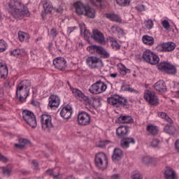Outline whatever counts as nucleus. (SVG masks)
I'll list each match as a JSON object with an SVG mask.
<instances>
[{"label": "nucleus", "instance_id": "13", "mask_svg": "<svg viewBox=\"0 0 179 179\" xmlns=\"http://www.w3.org/2000/svg\"><path fill=\"white\" fill-rule=\"evenodd\" d=\"M157 50L159 52H171V51L176 50V43L174 42H166L159 45Z\"/></svg>", "mask_w": 179, "mask_h": 179}, {"label": "nucleus", "instance_id": "15", "mask_svg": "<svg viewBox=\"0 0 179 179\" xmlns=\"http://www.w3.org/2000/svg\"><path fill=\"white\" fill-rule=\"evenodd\" d=\"M144 99L149 103V104H151V106H157V104H159V99L157 98V96L150 91H147L144 94Z\"/></svg>", "mask_w": 179, "mask_h": 179}, {"label": "nucleus", "instance_id": "26", "mask_svg": "<svg viewBox=\"0 0 179 179\" xmlns=\"http://www.w3.org/2000/svg\"><path fill=\"white\" fill-rule=\"evenodd\" d=\"M130 143H135V140L133 138H124L120 142V146L123 149H128V148H129Z\"/></svg>", "mask_w": 179, "mask_h": 179}, {"label": "nucleus", "instance_id": "35", "mask_svg": "<svg viewBox=\"0 0 179 179\" xmlns=\"http://www.w3.org/2000/svg\"><path fill=\"white\" fill-rule=\"evenodd\" d=\"M142 162L144 164H156L157 159L152 158L150 157H143Z\"/></svg>", "mask_w": 179, "mask_h": 179}, {"label": "nucleus", "instance_id": "51", "mask_svg": "<svg viewBox=\"0 0 179 179\" xmlns=\"http://www.w3.org/2000/svg\"><path fill=\"white\" fill-rule=\"evenodd\" d=\"M162 26L166 30H169L170 29V23L167 20H165L162 22Z\"/></svg>", "mask_w": 179, "mask_h": 179}, {"label": "nucleus", "instance_id": "42", "mask_svg": "<svg viewBox=\"0 0 179 179\" xmlns=\"http://www.w3.org/2000/svg\"><path fill=\"white\" fill-rule=\"evenodd\" d=\"M121 89H122V92H131V93L134 92H136V90L129 87V85L124 83H122Z\"/></svg>", "mask_w": 179, "mask_h": 179}, {"label": "nucleus", "instance_id": "29", "mask_svg": "<svg viewBox=\"0 0 179 179\" xmlns=\"http://www.w3.org/2000/svg\"><path fill=\"white\" fill-rule=\"evenodd\" d=\"M84 15L87 17H90V19H94V17H96V10H94V8H92L89 6H87Z\"/></svg>", "mask_w": 179, "mask_h": 179}, {"label": "nucleus", "instance_id": "22", "mask_svg": "<svg viewBox=\"0 0 179 179\" xmlns=\"http://www.w3.org/2000/svg\"><path fill=\"white\" fill-rule=\"evenodd\" d=\"M122 156H124L122 150L120 148H115L112 155V159L114 162H120L122 159Z\"/></svg>", "mask_w": 179, "mask_h": 179}, {"label": "nucleus", "instance_id": "55", "mask_svg": "<svg viewBox=\"0 0 179 179\" xmlns=\"http://www.w3.org/2000/svg\"><path fill=\"white\" fill-rule=\"evenodd\" d=\"M136 10H138V12H143L145 10V6L144 5H138L136 6Z\"/></svg>", "mask_w": 179, "mask_h": 179}, {"label": "nucleus", "instance_id": "50", "mask_svg": "<svg viewBox=\"0 0 179 179\" xmlns=\"http://www.w3.org/2000/svg\"><path fill=\"white\" fill-rule=\"evenodd\" d=\"M132 179H143L142 175L139 172H133L131 174Z\"/></svg>", "mask_w": 179, "mask_h": 179}, {"label": "nucleus", "instance_id": "1", "mask_svg": "<svg viewBox=\"0 0 179 179\" xmlns=\"http://www.w3.org/2000/svg\"><path fill=\"white\" fill-rule=\"evenodd\" d=\"M10 9V13L15 17V19H18L19 20L23 19V17L30 16V12L29 8L22 3L20 1L11 0L8 4Z\"/></svg>", "mask_w": 179, "mask_h": 179}, {"label": "nucleus", "instance_id": "34", "mask_svg": "<svg viewBox=\"0 0 179 179\" xmlns=\"http://www.w3.org/2000/svg\"><path fill=\"white\" fill-rule=\"evenodd\" d=\"M128 127L122 125L117 129L116 132L118 136H124V135H127V134H128Z\"/></svg>", "mask_w": 179, "mask_h": 179}, {"label": "nucleus", "instance_id": "6", "mask_svg": "<svg viewBox=\"0 0 179 179\" xmlns=\"http://www.w3.org/2000/svg\"><path fill=\"white\" fill-rule=\"evenodd\" d=\"M106 90H107V85L100 80L92 84L89 89V92H91L92 94H101V93H104Z\"/></svg>", "mask_w": 179, "mask_h": 179}, {"label": "nucleus", "instance_id": "43", "mask_svg": "<svg viewBox=\"0 0 179 179\" xmlns=\"http://www.w3.org/2000/svg\"><path fill=\"white\" fill-rule=\"evenodd\" d=\"M158 116L161 117V118H163L164 120H166V121H168L169 124H173V120L167 116V114H166V113L161 112L158 114Z\"/></svg>", "mask_w": 179, "mask_h": 179}, {"label": "nucleus", "instance_id": "18", "mask_svg": "<svg viewBox=\"0 0 179 179\" xmlns=\"http://www.w3.org/2000/svg\"><path fill=\"white\" fill-rule=\"evenodd\" d=\"M74 8H76V12L77 15H85L87 6L82 3V1H77L74 3Z\"/></svg>", "mask_w": 179, "mask_h": 179}, {"label": "nucleus", "instance_id": "2", "mask_svg": "<svg viewBox=\"0 0 179 179\" xmlns=\"http://www.w3.org/2000/svg\"><path fill=\"white\" fill-rule=\"evenodd\" d=\"M31 86V83L29 80H24L17 86L16 96L19 99V101L23 103L27 99Z\"/></svg>", "mask_w": 179, "mask_h": 179}, {"label": "nucleus", "instance_id": "20", "mask_svg": "<svg viewBox=\"0 0 179 179\" xmlns=\"http://www.w3.org/2000/svg\"><path fill=\"white\" fill-rule=\"evenodd\" d=\"M60 115L62 118H64V120L71 118V116L72 115V107L69 106H64L60 112Z\"/></svg>", "mask_w": 179, "mask_h": 179}, {"label": "nucleus", "instance_id": "5", "mask_svg": "<svg viewBox=\"0 0 179 179\" xmlns=\"http://www.w3.org/2000/svg\"><path fill=\"white\" fill-rule=\"evenodd\" d=\"M22 118L27 124L32 128H36V127H37V120L36 119V116L33 112L27 110H23Z\"/></svg>", "mask_w": 179, "mask_h": 179}, {"label": "nucleus", "instance_id": "9", "mask_svg": "<svg viewBox=\"0 0 179 179\" xmlns=\"http://www.w3.org/2000/svg\"><path fill=\"white\" fill-rule=\"evenodd\" d=\"M157 68L159 71L162 72H165V73H168V75H176L177 72L176 67L167 62L159 63L157 65Z\"/></svg>", "mask_w": 179, "mask_h": 179}, {"label": "nucleus", "instance_id": "10", "mask_svg": "<svg viewBox=\"0 0 179 179\" xmlns=\"http://www.w3.org/2000/svg\"><path fill=\"white\" fill-rule=\"evenodd\" d=\"M41 124L43 131H50L51 128H54V124H52V118L50 115H42L41 116Z\"/></svg>", "mask_w": 179, "mask_h": 179}, {"label": "nucleus", "instance_id": "38", "mask_svg": "<svg viewBox=\"0 0 179 179\" xmlns=\"http://www.w3.org/2000/svg\"><path fill=\"white\" fill-rule=\"evenodd\" d=\"M108 40L111 43V47L113 50H120V48H121V46L114 38L109 37Z\"/></svg>", "mask_w": 179, "mask_h": 179}, {"label": "nucleus", "instance_id": "46", "mask_svg": "<svg viewBox=\"0 0 179 179\" xmlns=\"http://www.w3.org/2000/svg\"><path fill=\"white\" fill-rule=\"evenodd\" d=\"M161 143H162V142L159 141V139L155 138L151 142V146L152 148H160Z\"/></svg>", "mask_w": 179, "mask_h": 179}, {"label": "nucleus", "instance_id": "45", "mask_svg": "<svg viewBox=\"0 0 179 179\" xmlns=\"http://www.w3.org/2000/svg\"><path fill=\"white\" fill-rule=\"evenodd\" d=\"M131 2V0H116V3L120 6H128Z\"/></svg>", "mask_w": 179, "mask_h": 179}, {"label": "nucleus", "instance_id": "41", "mask_svg": "<svg viewBox=\"0 0 179 179\" xmlns=\"http://www.w3.org/2000/svg\"><path fill=\"white\" fill-rule=\"evenodd\" d=\"M3 174L5 177H10V174H12V169L8 166L1 167Z\"/></svg>", "mask_w": 179, "mask_h": 179}, {"label": "nucleus", "instance_id": "31", "mask_svg": "<svg viewBox=\"0 0 179 179\" xmlns=\"http://www.w3.org/2000/svg\"><path fill=\"white\" fill-rule=\"evenodd\" d=\"M106 17H107V19H110V20L116 22L117 23H122V20L118 15L107 13L106 14Z\"/></svg>", "mask_w": 179, "mask_h": 179}, {"label": "nucleus", "instance_id": "40", "mask_svg": "<svg viewBox=\"0 0 179 179\" xmlns=\"http://www.w3.org/2000/svg\"><path fill=\"white\" fill-rule=\"evenodd\" d=\"M111 30L113 33H118L119 34H121V36H124V34H125V33H124V30L117 25L112 26Z\"/></svg>", "mask_w": 179, "mask_h": 179}, {"label": "nucleus", "instance_id": "36", "mask_svg": "<svg viewBox=\"0 0 179 179\" xmlns=\"http://www.w3.org/2000/svg\"><path fill=\"white\" fill-rule=\"evenodd\" d=\"M27 143H29V140H27L26 138H20L19 140V143H15V146L17 149H23V148H24V146H26V145H27Z\"/></svg>", "mask_w": 179, "mask_h": 179}, {"label": "nucleus", "instance_id": "44", "mask_svg": "<svg viewBox=\"0 0 179 179\" xmlns=\"http://www.w3.org/2000/svg\"><path fill=\"white\" fill-rule=\"evenodd\" d=\"M6 48H8V43L3 40H0V52L6 51Z\"/></svg>", "mask_w": 179, "mask_h": 179}, {"label": "nucleus", "instance_id": "62", "mask_svg": "<svg viewBox=\"0 0 179 179\" xmlns=\"http://www.w3.org/2000/svg\"><path fill=\"white\" fill-rule=\"evenodd\" d=\"M56 12H57V13H62V12H64V9L60 7V8L56 9Z\"/></svg>", "mask_w": 179, "mask_h": 179}, {"label": "nucleus", "instance_id": "60", "mask_svg": "<svg viewBox=\"0 0 179 179\" xmlns=\"http://www.w3.org/2000/svg\"><path fill=\"white\" fill-rule=\"evenodd\" d=\"M118 76V73H113L110 74V78H113V79H115Z\"/></svg>", "mask_w": 179, "mask_h": 179}, {"label": "nucleus", "instance_id": "28", "mask_svg": "<svg viewBox=\"0 0 179 179\" xmlns=\"http://www.w3.org/2000/svg\"><path fill=\"white\" fill-rule=\"evenodd\" d=\"M164 177L166 179H176L177 178V175L174 170L171 168H166L164 172Z\"/></svg>", "mask_w": 179, "mask_h": 179}, {"label": "nucleus", "instance_id": "23", "mask_svg": "<svg viewBox=\"0 0 179 179\" xmlns=\"http://www.w3.org/2000/svg\"><path fill=\"white\" fill-rule=\"evenodd\" d=\"M133 122L134 120L132 119V117L128 115H121L116 120V122H118V124H131V122Z\"/></svg>", "mask_w": 179, "mask_h": 179}, {"label": "nucleus", "instance_id": "52", "mask_svg": "<svg viewBox=\"0 0 179 179\" xmlns=\"http://www.w3.org/2000/svg\"><path fill=\"white\" fill-rule=\"evenodd\" d=\"M84 38L89 41V38H90V31L87 29L84 30Z\"/></svg>", "mask_w": 179, "mask_h": 179}, {"label": "nucleus", "instance_id": "54", "mask_svg": "<svg viewBox=\"0 0 179 179\" xmlns=\"http://www.w3.org/2000/svg\"><path fill=\"white\" fill-rule=\"evenodd\" d=\"M31 164L35 170H38V162L36 159L31 161Z\"/></svg>", "mask_w": 179, "mask_h": 179}, {"label": "nucleus", "instance_id": "8", "mask_svg": "<svg viewBox=\"0 0 179 179\" xmlns=\"http://www.w3.org/2000/svg\"><path fill=\"white\" fill-rule=\"evenodd\" d=\"M108 103L114 107H125L127 101L125 98H122L118 95H114L107 99Z\"/></svg>", "mask_w": 179, "mask_h": 179}, {"label": "nucleus", "instance_id": "47", "mask_svg": "<svg viewBox=\"0 0 179 179\" xmlns=\"http://www.w3.org/2000/svg\"><path fill=\"white\" fill-rule=\"evenodd\" d=\"M144 24L148 30H150V29H152L153 27V21L152 20H148L147 21H145Z\"/></svg>", "mask_w": 179, "mask_h": 179}, {"label": "nucleus", "instance_id": "19", "mask_svg": "<svg viewBox=\"0 0 179 179\" xmlns=\"http://www.w3.org/2000/svg\"><path fill=\"white\" fill-rule=\"evenodd\" d=\"M59 103H61V101L59 99V97L57 95H51L49 98V107H51V108H57L59 106Z\"/></svg>", "mask_w": 179, "mask_h": 179}, {"label": "nucleus", "instance_id": "33", "mask_svg": "<svg viewBox=\"0 0 179 179\" xmlns=\"http://www.w3.org/2000/svg\"><path fill=\"white\" fill-rule=\"evenodd\" d=\"M10 55L19 58V57H22V55H24V50L20 48L14 49L10 52Z\"/></svg>", "mask_w": 179, "mask_h": 179}, {"label": "nucleus", "instance_id": "3", "mask_svg": "<svg viewBox=\"0 0 179 179\" xmlns=\"http://www.w3.org/2000/svg\"><path fill=\"white\" fill-rule=\"evenodd\" d=\"M142 58L143 61L150 65H157L160 61V58L155 52L150 51V50H145L143 52Z\"/></svg>", "mask_w": 179, "mask_h": 179}, {"label": "nucleus", "instance_id": "4", "mask_svg": "<svg viewBox=\"0 0 179 179\" xmlns=\"http://www.w3.org/2000/svg\"><path fill=\"white\" fill-rule=\"evenodd\" d=\"M108 164L107 155L104 152H99L95 157V166L100 170H106Z\"/></svg>", "mask_w": 179, "mask_h": 179}, {"label": "nucleus", "instance_id": "14", "mask_svg": "<svg viewBox=\"0 0 179 179\" xmlns=\"http://www.w3.org/2000/svg\"><path fill=\"white\" fill-rule=\"evenodd\" d=\"M78 122L79 125L86 127L90 124V115L86 112H81L78 115Z\"/></svg>", "mask_w": 179, "mask_h": 179}, {"label": "nucleus", "instance_id": "11", "mask_svg": "<svg viewBox=\"0 0 179 179\" xmlns=\"http://www.w3.org/2000/svg\"><path fill=\"white\" fill-rule=\"evenodd\" d=\"M87 50L90 54H99L102 55L103 58H108L110 57V53H108L107 50L101 46L94 45L88 47Z\"/></svg>", "mask_w": 179, "mask_h": 179}, {"label": "nucleus", "instance_id": "39", "mask_svg": "<svg viewBox=\"0 0 179 179\" xmlns=\"http://www.w3.org/2000/svg\"><path fill=\"white\" fill-rule=\"evenodd\" d=\"M18 38L20 41H24L25 40H29V38H30V35L23 31H19Z\"/></svg>", "mask_w": 179, "mask_h": 179}, {"label": "nucleus", "instance_id": "30", "mask_svg": "<svg viewBox=\"0 0 179 179\" xmlns=\"http://www.w3.org/2000/svg\"><path fill=\"white\" fill-rule=\"evenodd\" d=\"M143 43L146 45H153L155 44V38L148 35H144L142 38Z\"/></svg>", "mask_w": 179, "mask_h": 179}, {"label": "nucleus", "instance_id": "48", "mask_svg": "<svg viewBox=\"0 0 179 179\" xmlns=\"http://www.w3.org/2000/svg\"><path fill=\"white\" fill-rule=\"evenodd\" d=\"M110 143L109 141H101L99 143H96V146L98 148H106V145H108Z\"/></svg>", "mask_w": 179, "mask_h": 179}, {"label": "nucleus", "instance_id": "25", "mask_svg": "<svg viewBox=\"0 0 179 179\" xmlns=\"http://www.w3.org/2000/svg\"><path fill=\"white\" fill-rule=\"evenodd\" d=\"M154 87L157 92H164L167 90V87H166V83H164V81L163 80H159L155 84Z\"/></svg>", "mask_w": 179, "mask_h": 179}, {"label": "nucleus", "instance_id": "53", "mask_svg": "<svg viewBox=\"0 0 179 179\" xmlns=\"http://www.w3.org/2000/svg\"><path fill=\"white\" fill-rule=\"evenodd\" d=\"M8 161L9 159L0 152V162H3V163H8Z\"/></svg>", "mask_w": 179, "mask_h": 179}, {"label": "nucleus", "instance_id": "21", "mask_svg": "<svg viewBox=\"0 0 179 179\" xmlns=\"http://www.w3.org/2000/svg\"><path fill=\"white\" fill-rule=\"evenodd\" d=\"M43 6L45 12L42 11L41 16L43 19H44L47 13H51V12H52L53 8H52V6L50 4V2H48V1H43Z\"/></svg>", "mask_w": 179, "mask_h": 179}, {"label": "nucleus", "instance_id": "64", "mask_svg": "<svg viewBox=\"0 0 179 179\" xmlns=\"http://www.w3.org/2000/svg\"><path fill=\"white\" fill-rule=\"evenodd\" d=\"M64 179H76V178H75V177H73V176H67L66 178H64Z\"/></svg>", "mask_w": 179, "mask_h": 179}, {"label": "nucleus", "instance_id": "17", "mask_svg": "<svg viewBox=\"0 0 179 179\" xmlns=\"http://www.w3.org/2000/svg\"><path fill=\"white\" fill-rule=\"evenodd\" d=\"M92 38H94V41L99 43V44H105L106 43L104 35H103V33L97 29L93 30Z\"/></svg>", "mask_w": 179, "mask_h": 179}, {"label": "nucleus", "instance_id": "32", "mask_svg": "<svg viewBox=\"0 0 179 179\" xmlns=\"http://www.w3.org/2000/svg\"><path fill=\"white\" fill-rule=\"evenodd\" d=\"M147 131L149 135L152 136H155L159 134V129H157V127L153 126V124L148 125L147 127Z\"/></svg>", "mask_w": 179, "mask_h": 179}, {"label": "nucleus", "instance_id": "63", "mask_svg": "<svg viewBox=\"0 0 179 179\" xmlns=\"http://www.w3.org/2000/svg\"><path fill=\"white\" fill-rule=\"evenodd\" d=\"M79 27H80V31L82 32V31H83V29H82V28L83 27H84L85 28V24H79Z\"/></svg>", "mask_w": 179, "mask_h": 179}, {"label": "nucleus", "instance_id": "61", "mask_svg": "<svg viewBox=\"0 0 179 179\" xmlns=\"http://www.w3.org/2000/svg\"><path fill=\"white\" fill-rule=\"evenodd\" d=\"M112 179H119L120 178V174H114L111 176Z\"/></svg>", "mask_w": 179, "mask_h": 179}, {"label": "nucleus", "instance_id": "37", "mask_svg": "<svg viewBox=\"0 0 179 179\" xmlns=\"http://www.w3.org/2000/svg\"><path fill=\"white\" fill-rule=\"evenodd\" d=\"M164 131L166 134H169V135H174L176 134V127L166 124L164 127Z\"/></svg>", "mask_w": 179, "mask_h": 179}, {"label": "nucleus", "instance_id": "59", "mask_svg": "<svg viewBox=\"0 0 179 179\" xmlns=\"http://www.w3.org/2000/svg\"><path fill=\"white\" fill-rule=\"evenodd\" d=\"M175 148L178 152H179V139L175 143Z\"/></svg>", "mask_w": 179, "mask_h": 179}, {"label": "nucleus", "instance_id": "58", "mask_svg": "<svg viewBox=\"0 0 179 179\" xmlns=\"http://www.w3.org/2000/svg\"><path fill=\"white\" fill-rule=\"evenodd\" d=\"M91 2L93 5H97V3L100 5V3H101V0H91Z\"/></svg>", "mask_w": 179, "mask_h": 179}, {"label": "nucleus", "instance_id": "27", "mask_svg": "<svg viewBox=\"0 0 179 179\" xmlns=\"http://www.w3.org/2000/svg\"><path fill=\"white\" fill-rule=\"evenodd\" d=\"M8 66L5 63H0V78L1 79H6L8 76Z\"/></svg>", "mask_w": 179, "mask_h": 179}, {"label": "nucleus", "instance_id": "16", "mask_svg": "<svg viewBox=\"0 0 179 179\" xmlns=\"http://www.w3.org/2000/svg\"><path fill=\"white\" fill-rule=\"evenodd\" d=\"M53 65L59 71H64L66 68V60L64 57H57L53 60Z\"/></svg>", "mask_w": 179, "mask_h": 179}, {"label": "nucleus", "instance_id": "24", "mask_svg": "<svg viewBox=\"0 0 179 179\" xmlns=\"http://www.w3.org/2000/svg\"><path fill=\"white\" fill-rule=\"evenodd\" d=\"M46 174L50 176V177H53L54 179H62V176H61L59 173V169H48L46 171Z\"/></svg>", "mask_w": 179, "mask_h": 179}, {"label": "nucleus", "instance_id": "56", "mask_svg": "<svg viewBox=\"0 0 179 179\" xmlns=\"http://www.w3.org/2000/svg\"><path fill=\"white\" fill-rule=\"evenodd\" d=\"M50 34L52 36V37H57V36H58V31H57L56 29L52 28L50 30Z\"/></svg>", "mask_w": 179, "mask_h": 179}, {"label": "nucleus", "instance_id": "57", "mask_svg": "<svg viewBox=\"0 0 179 179\" xmlns=\"http://www.w3.org/2000/svg\"><path fill=\"white\" fill-rule=\"evenodd\" d=\"M73 30H76V27H69L67 29V33L69 34H71V33H72V31H73Z\"/></svg>", "mask_w": 179, "mask_h": 179}, {"label": "nucleus", "instance_id": "12", "mask_svg": "<svg viewBox=\"0 0 179 179\" xmlns=\"http://www.w3.org/2000/svg\"><path fill=\"white\" fill-rule=\"evenodd\" d=\"M66 84L68 85L69 87H70V90H71L72 93H73L74 96L77 97L79 100L81 101H85L87 104H90L91 101L89 97L86 96L82 91L78 90V89H73L71 86V83H69V81L66 82Z\"/></svg>", "mask_w": 179, "mask_h": 179}, {"label": "nucleus", "instance_id": "49", "mask_svg": "<svg viewBox=\"0 0 179 179\" xmlns=\"http://www.w3.org/2000/svg\"><path fill=\"white\" fill-rule=\"evenodd\" d=\"M120 71L121 72H124V75H127V73H131V69H127L125 65L122 64H120Z\"/></svg>", "mask_w": 179, "mask_h": 179}, {"label": "nucleus", "instance_id": "7", "mask_svg": "<svg viewBox=\"0 0 179 179\" xmlns=\"http://www.w3.org/2000/svg\"><path fill=\"white\" fill-rule=\"evenodd\" d=\"M86 62L91 69H99L104 66L103 61L100 58L94 56L87 57Z\"/></svg>", "mask_w": 179, "mask_h": 179}]
</instances>
